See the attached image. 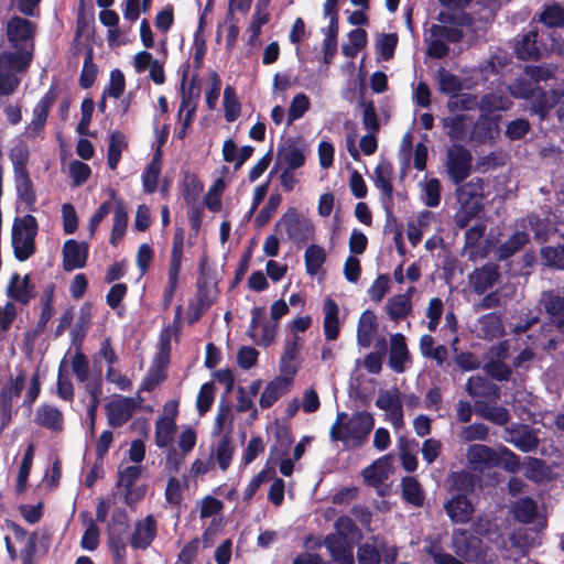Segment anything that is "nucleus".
<instances>
[{
	"mask_svg": "<svg viewBox=\"0 0 564 564\" xmlns=\"http://www.w3.org/2000/svg\"><path fill=\"white\" fill-rule=\"evenodd\" d=\"M373 416L368 412H357L348 415L345 412L337 414L329 435L334 441H340L347 447L360 446L373 429Z\"/></svg>",
	"mask_w": 564,
	"mask_h": 564,
	"instance_id": "obj_1",
	"label": "nucleus"
},
{
	"mask_svg": "<svg viewBox=\"0 0 564 564\" xmlns=\"http://www.w3.org/2000/svg\"><path fill=\"white\" fill-rule=\"evenodd\" d=\"M443 127L451 140H492L497 126L487 117L481 116L477 122L467 113H453L443 119Z\"/></svg>",
	"mask_w": 564,
	"mask_h": 564,
	"instance_id": "obj_2",
	"label": "nucleus"
},
{
	"mask_svg": "<svg viewBox=\"0 0 564 564\" xmlns=\"http://www.w3.org/2000/svg\"><path fill=\"white\" fill-rule=\"evenodd\" d=\"M276 229L284 232L289 240L302 246L315 238V226L313 221L300 214L295 208H289L276 223Z\"/></svg>",
	"mask_w": 564,
	"mask_h": 564,
	"instance_id": "obj_3",
	"label": "nucleus"
},
{
	"mask_svg": "<svg viewBox=\"0 0 564 564\" xmlns=\"http://www.w3.org/2000/svg\"><path fill=\"white\" fill-rule=\"evenodd\" d=\"M453 484L458 492L445 505V509L453 521L466 522L474 512L471 501L465 496L473 488V478L467 473H457L453 475Z\"/></svg>",
	"mask_w": 564,
	"mask_h": 564,
	"instance_id": "obj_4",
	"label": "nucleus"
},
{
	"mask_svg": "<svg viewBox=\"0 0 564 564\" xmlns=\"http://www.w3.org/2000/svg\"><path fill=\"white\" fill-rule=\"evenodd\" d=\"M37 232V224L32 215L17 218L12 227V246L18 260L29 259L35 250L34 238Z\"/></svg>",
	"mask_w": 564,
	"mask_h": 564,
	"instance_id": "obj_5",
	"label": "nucleus"
},
{
	"mask_svg": "<svg viewBox=\"0 0 564 564\" xmlns=\"http://www.w3.org/2000/svg\"><path fill=\"white\" fill-rule=\"evenodd\" d=\"M30 62L25 51L0 54V96L12 94L19 85L15 73L24 69Z\"/></svg>",
	"mask_w": 564,
	"mask_h": 564,
	"instance_id": "obj_6",
	"label": "nucleus"
},
{
	"mask_svg": "<svg viewBox=\"0 0 564 564\" xmlns=\"http://www.w3.org/2000/svg\"><path fill=\"white\" fill-rule=\"evenodd\" d=\"M453 545L455 552L471 564H492V556L482 549L479 539L465 531H454Z\"/></svg>",
	"mask_w": 564,
	"mask_h": 564,
	"instance_id": "obj_7",
	"label": "nucleus"
},
{
	"mask_svg": "<svg viewBox=\"0 0 564 564\" xmlns=\"http://www.w3.org/2000/svg\"><path fill=\"white\" fill-rule=\"evenodd\" d=\"M552 39H556L551 33L549 40L544 39V32L541 34L538 30L533 29L523 34L522 37L516 43V53L520 59H538L547 51H556L552 46Z\"/></svg>",
	"mask_w": 564,
	"mask_h": 564,
	"instance_id": "obj_8",
	"label": "nucleus"
},
{
	"mask_svg": "<svg viewBox=\"0 0 564 564\" xmlns=\"http://www.w3.org/2000/svg\"><path fill=\"white\" fill-rule=\"evenodd\" d=\"M143 398L137 395L135 398L123 397L121 394L113 395L106 405V413L109 425L113 427L122 426L127 423L134 411L141 406Z\"/></svg>",
	"mask_w": 564,
	"mask_h": 564,
	"instance_id": "obj_9",
	"label": "nucleus"
},
{
	"mask_svg": "<svg viewBox=\"0 0 564 564\" xmlns=\"http://www.w3.org/2000/svg\"><path fill=\"white\" fill-rule=\"evenodd\" d=\"M552 77L550 68L540 66H528L524 72V78L514 80L509 86V91L514 98L531 99L536 93V83Z\"/></svg>",
	"mask_w": 564,
	"mask_h": 564,
	"instance_id": "obj_10",
	"label": "nucleus"
},
{
	"mask_svg": "<svg viewBox=\"0 0 564 564\" xmlns=\"http://www.w3.org/2000/svg\"><path fill=\"white\" fill-rule=\"evenodd\" d=\"M375 403L377 408L384 412L386 420L389 421L395 430L403 426L402 400L400 391L397 388L379 390Z\"/></svg>",
	"mask_w": 564,
	"mask_h": 564,
	"instance_id": "obj_11",
	"label": "nucleus"
},
{
	"mask_svg": "<svg viewBox=\"0 0 564 564\" xmlns=\"http://www.w3.org/2000/svg\"><path fill=\"white\" fill-rule=\"evenodd\" d=\"M447 171L454 183L464 181L470 173L471 154L462 145H453L447 152Z\"/></svg>",
	"mask_w": 564,
	"mask_h": 564,
	"instance_id": "obj_12",
	"label": "nucleus"
},
{
	"mask_svg": "<svg viewBox=\"0 0 564 564\" xmlns=\"http://www.w3.org/2000/svg\"><path fill=\"white\" fill-rule=\"evenodd\" d=\"M176 404H165L164 415L155 423V443L159 447H166L172 444L176 431Z\"/></svg>",
	"mask_w": 564,
	"mask_h": 564,
	"instance_id": "obj_13",
	"label": "nucleus"
},
{
	"mask_svg": "<svg viewBox=\"0 0 564 564\" xmlns=\"http://www.w3.org/2000/svg\"><path fill=\"white\" fill-rule=\"evenodd\" d=\"M496 448L482 444H474L467 448L466 459L471 470L484 471L485 469L495 467Z\"/></svg>",
	"mask_w": 564,
	"mask_h": 564,
	"instance_id": "obj_14",
	"label": "nucleus"
},
{
	"mask_svg": "<svg viewBox=\"0 0 564 564\" xmlns=\"http://www.w3.org/2000/svg\"><path fill=\"white\" fill-rule=\"evenodd\" d=\"M88 245L74 239L65 241L63 246V268L66 271L80 269L86 264Z\"/></svg>",
	"mask_w": 564,
	"mask_h": 564,
	"instance_id": "obj_15",
	"label": "nucleus"
},
{
	"mask_svg": "<svg viewBox=\"0 0 564 564\" xmlns=\"http://www.w3.org/2000/svg\"><path fill=\"white\" fill-rule=\"evenodd\" d=\"M132 65L135 73L141 74L149 70V76L156 85H162L165 82V74L163 65L160 61L154 59L152 54L148 51L138 52L132 59Z\"/></svg>",
	"mask_w": 564,
	"mask_h": 564,
	"instance_id": "obj_16",
	"label": "nucleus"
},
{
	"mask_svg": "<svg viewBox=\"0 0 564 564\" xmlns=\"http://www.w3.org/2000/svg\"><path fill=\"white\" fill-rule=\"evenodd\" d=\"M503 440L522 452H530L538 446L535 433L527 425L505 429Z\"/></svg>",
	"mask_w": 564,
	"mask_h": 564,
	"instance_id": "obj_17",
	"label": "nucleus"
},
{
	"mask_svg": "<svg viewBox=\"0 0 564 564\" xmlns=\"http://www.w3.org/2000/svg\"><path fill=\"white\" fill-rule=\"evenodd\" d=\"M409 359L410 356L405 343V337L400 333L392 335L390 337L389 355V365L391 369L398 373L403 372Z\"/></svg>",
	"mask_w": 564,
	"mask_h": 564,
	"instance_id": "obj_18",
	"label": "nucleus"
},
{
	"mask_svg": "<svg viewBox=\"0 0 564 564\" xmlns=\"http://www.w3.org/2000/svg\"><path fill=\"white\" fill-rule=\"evenodd\" d=\"M512 512L514 518L523 523H531L536 520L539 531L544 529L546 524V519L538 513L536 503L530 498L518 500L512 507Z\"/></svg>",
	"mask_w": 564,
	"mask_h": 564,
	"instance_id": "obj_19",
	"label": "nucleus"
},
{
	"mask_svg": "<svg viewBox=\"0 0 564 564\" xmlns=\"http://www.w3.org/2000/svg\"><path fill=\"white\" fill-rule=\"evenodd\" d=\"M323 313L324 335L327 340H335L337 339L340 330V323L338 316L339 307L334 300L327 297L324 300L323 303Z\"/></svg>",
	"mask_w": 564,
	"mask_h": 564,
	"instance_id": "obj_20",
	"label": "nucleus"
},
{
	"mask_svg": "<svg viewBox=\"0 0 564 564\" xmlns=\"http://www.w3.org/2000/svg\"><path fill=\"white\" fill-rule=\"evenodd\" d=\"M392 467V458L384 455L364 469L362 477L366 484L378 486L388 479Z\"/></svg>",
	"mask_w": 564,
	"mask_h": 564,
	"instance_id": "obj_21",
	"label": "nucleus"
},
{
	"mask_svg": "<svg viewBox=\"0 0 564 564\" xmlns=\"http://www.w3.org/2000/svg\"><path fill=\"white\" fill-rule=\"evenodd\" d=\"M414 288H410L404 294L391 296L386 303V311L393 321H400L406 317L412 311V294Z\"/></svg>",
	"mask_w": 564,
	"mask_h": 564,
	"instance_id": "obj_22",
	"label": "nucleus"
},
{
	"mask_svg": "<svg viewBox=\"0 0 564 564\" xmlns=\"http://www.w3.org/2000/svg\"><path fill=\"white\" fill-rule=\"evenodd\" d=\"M156 534L155 520L148 516L143 520L137 522L135 529L131 536V545L134 549H147Z\"/></svg>",
	"mask_w": 564,
	"mask_h": 564,
	"instance_id": "obj_23",
	"label": "nucleus"
},
{
	"mask_svg": "<svg viewBox=\"0 0 564 564\" xmlns=\"http://www.w3.org/2000/svg\"><path fill=\"white\" fill-rule=\"evenodd\" d=\"M373 183L384 198L390 199L393 194V166L387 160H381L373 170Z\"/></svg>",
	"mask_w": 564,
	"mask_h": 564,
	"instance_id": "obj_24",
	"label": "nucleus"
},
{
	"mask_svg": "<svg viewBox=\"0 0 564 564\" xmlns=\"http://www.w3.org/2000/svg\"><path fill=\"white\" fill-rule=\"evenodd\" d=\"M260 308H254L249 328V336L259 345L269 346L275 337V325L264 323L259 325Z\"/></svg>",
	"mask_w": 564,
	"mask_h": 564,
	"instance_id": "obj_25",
	"label": "nucleus"
},
{
	"mask_svg": "<svg viewBox=\"0 0 564 564\" xmlns=\"http://www.w3.org/2000/svg\"><path fill=\"white\" fill-rule=\"evenodd\" d=\"M290 389L289 378H275L270 381L263 389L259 405L262 409H268L273 405L284 393Z\"/></svg>",
	"mask_w": 564,
	"mask_h": 564,
	"instance_id": "obj_26",
	"label": "nucleus"
},
{
	"mask_svg": "<svg viewBox=\"0 0 564 564\" xmlns=\"http://www.w3.org/2000/svg\"><path fill=\"white\" fill-rule=\"evenodd\" d=\"M304 162L305 155L303 151L294 143H285L278 149L276 165L295 170L301 167Z\"/></svg>",
	"mask_w": 564,
	"mask_h": 564,
	"instance_id": "obj_27",
	"label": "nucleus"
},
{
	"mask_svg": "<svg viewBox=\"0 0 564 564\" xmlns=\"http://www.w3.org/2000/svg\"><path fill=\"white\" fill-rule=\"evenodd\" d=\"M509 540L516 553L521 556H524L530 549L540 544L538 530L519 529L511 534Z\"/></svg>",
	"mask_w": 564,
	"mask_h": 564,
	"instance_id": "obj_28",
	"label": "nucleus"
},
{
	"mask_svg": "<svg viewBox=\"0 0 564 564\" xmlns=\"http://www.w3.org/2000/svg\"><path fill=\"white\" fill-rule=\"evenodd\" d=\"M377 326V316L373 312L365 311L360 315L357 326V341L361 347L367 348L371 345Z\"/></svg>",
	"mask_w": 564,
	"mask_h": 564,
	"instance_id": "obj_29",
	"label": "nucleus"
},
{
	"mask_svg": "<svg viewBox=\"0 0 564 564\" xmlns=\"http://www.w3.org/2000/svg\"><path fill=\"white\" fill-rule=\"evenodd\" d=\"M499 272L495 264H487L476 270L470 276V283L478 294H482L498 280Z\"/></svg>",
	"mask_w": 564,
	"mask_h": 564,
	"instance_id": "obj_30",
	"label": "nucleus"
},
{
	"mask_svg": "<svg viewBox=\"0 0 564 564\" xmlns=\"http://www.w3.org/2000/svg\"><path fill=\"white\" fill-rule=\"evenodd\" d=\"M34 421L37 425L52 431H61L63 429V414L57 408L52 405H40Z\"/></svg>",
	"mask_w": 564,
	"mask_h": 564,
	"instance_id": "obj_31",
	"label": "nucleus"
},
{
	"mask_svg": "<svg viewBox=\"0 0 564 564\" xmlns=\"http://www.w3.org/2000/svg\"><path fill=\"white\" fill-rule=\"evenodd\" d=\"M8 295L18 302L28 303L34 295L30 276L28 274L21 276L14 273L8 285Z\"/></svg>",
	"mask_w": 564,
	"mask_h": 564,
	"instance_id": "obj_32",
	"label": "nucleus"
},
{
	"mask_svg": "<svg viewBox=\"0 0 564 564\" xmlns=\"http://www.w3.org/2000/svg\"><path fill=\"white\" fill-rule=\"evenodd\" d=\"M33 34V28L30 21L15 17L9 20L7 25V35L8 39L15 47L20 45L21 42H25L31 39Z\"/></svg>",
	"mask_w": 564,
	"mask_h": 564,
	"instance_id": "obj_33",
	"label": "nucleus"
},
{
	"mask_svg": "<svg viewBox=\"0 0 564 564\" xmlns=\"http://www.w3.org/2000/svg\"><path fill=\"white\" fill-rule=\"evenodd\" d=\"M540 305L550 315L558 328V323L564 319V296L557 292H544L541 295Z\"/></svg>",
	"mask_w": 564,
	"mask_h": 564,
	"instance_id": "obj_34",
	"label": "nucleus"
},
{
	"mask_svg": "<svg viewBox=\"0 0 564 564\" xmlns=\"http://www.w3.org/2000/svg\"><path fill=\"white\" fill-rule=\"evenodd\" d=\"M253 148L245 145L238 148L234 140L228 139L223 145V158L226 162L234 163L236 169H240L242 164L251 156Z\"/></svg>",
	"mask_w": 564,
	"mask_h": 564,
	"instance_id": "obj_35",
	"label": "nucleus"
},
{
	"mask_svg": "<svg viewBox=\"0 0 564 564\" xmlns=\"http://www.w3.org/2000/svg\"><path fill=\"white\" fill-rule=\"evenodd\" d=\"M532 100V110L540 117H544L561 99L562 95L557 90L543 91L539 86Z\"/></svg>",
	"mask_w": 564,
	"mask_h": 564,
	"instance_id": "obj_36",
	"label": "nucleus"
},
{
	"mask_svg": "<svg viewBox=\"0 0 564 564\" xmlns=\"http://www.w3.org/2000/svg\"><path fill=\"white\" fill-rule=\"evenodd\" d=\"M458 202H477L482 203L484 197V182L479 177H474L464 185H460L457 191Z\"/></svg>",
	"mask_w": 564,
	"mask_h": 564,
	"instance_id": "obj_37",
	"label": "nucleus"
},
{
	"mask_svg": "<svg viewBox=\"0 0 564 564\" xmlns=\"http://www.w3.org/2000/svg\"><path fill=\"white\" fill-rule=\"evenodd\" d=\"M128 142L123 133L115 131L110 134L108 147V165L111 170H116L120 162L122 152L127 149Z\"/></svg>",
	"mask_w": 564,
	"mask_h": 564,
	"instance_id": "obj_38",
	"label": "nucleus"
},
{
	"mask_svg": "<svg viewBox=\"0 0 564 564\" xmlns=\"http://www.w3.org/2000/svg\"><path fill=\"white\" fill-rule=\"evenodd\" d=\"M326 259L324 248L318 245H310L304 253L305 269L307 274L316 275L323 267Z\"/></svg>",
	"mask_w": 564,
	"mask_h": 564,
	"instance_id": "obj_39",
	"label": "nucleus"
},
{
	"mask_svg": "<svg viewBox=\"0 0 564 564\" xmlns=\"http://www.w3.org/2000/svg\"><path fill=\"white\" fill-rule=\"evenodd\" d=\"M539 18L540 22L547 29H551V34L555 36V30L564 25V9L557 4L547 6L540 13ZM549 34L550 32H547Z\"/></svg>",
	"mask_w": 564,
	"mask_h": 564,
	"instance_id": "obj_40",
	"label": "nucleus"
},
{
	"mask_svg": "<svg viewBox=\"0 0 564 564\" xmlns=\"http://www.w3.org/2000/svg\"><path fill=\"white\" fill-rule=\"evenodd\" d=\"M512 106L511 99L497 93L485 95L479 101V109L485 112L506 111Z\"/></svg>",
	"mask_w": 564,
	"mask_h": 564,
	"instance_id": "obj_41",
	"label": "nucleus"
},
{
	"mask_svg": "<svg viewBox=\"0 0 564 564\" xmlns=\"http://www.w3.org/2000/svg\"><path fill=\"white\" fill-rule=\"evenodd\" d=\"M440 91L454 96L463 89L460 79L445 68L437 70L435 76Z\"/></svg>",
	"mask_w": 564,
	"mask_h": 564,
	"instance_id": "obj_42",
	"label": "nucleus"
},
{
	"mask_svg": "<svg viewBox=\"0 0 564 564\" xmlns=\"http://www.w3.org/2000/svg\"><path fill=\"white\" fill-rule=\"evenodd\" d=\"M127 224V209L120 200H117L113 215V226L110 237V242L112 245H117V242L123 237V235L126 234Z\"/></svg>",
	"mask_w": 564,
	"mask_h": 564,
	"instance_id": "obj_43",
	"label": "nucleus"
},
{
	"mask_svg": "<svg viewBox=\"0 0 564 564\" xmlns=\"http://www.w3.org/2000/svg\"><path fill=\"white\" fill-rule=\"evenodd\" d=\"M479 107L477 97L470 94H456L452 96L447 102V108L451 115L465 113L464 111L471 110Z\"/></svg>",
	"mask_w": 564,
	"mask_h": 564,
	"instance_id": "obj_44",
	"label": "nucleus"
},
{
	"mask_svg": "<svg viewBox=\"0 0 564 564\" xmlns=\"http://www.w3.org/2000/svg\"><path fill=\"white\" fill-rule=\"evenodd\" d=\"M367 43V33L362 29H355L348 34V42L343 44V54L354 58L365 47Z\"/></svg>",
	"mask_w": 564,
	"mask_h": 564,
	"instance_id": "obj_45",
	"label": "nucleus"
},
{
	"mask_svg": "<svg viewBox=\"0 0 564 564\" xmlns=\"http://www.w3.org/2000/svg\"><path fill=\"white\" fill-rule=\"evenodd\" d=\"M311 101L310 98L303 94H296L289 106L288 115H286V122L288 124H292L294 121L301 119L305 112L310 109Z\"/></svg>",
	"mask_w": 564,
	"mask_h": 564,
	"instance_id": "obj_46",
	"label": "nucleus"
},
{
	"mask_svg": "<svg viewBox=\"0 0 564 564\" xmlns=\"http://www.w3.org/2000/svg\"><path fill=\"white\" fill-rule=\"evenodd\" d=\"M529 238L524 231L514 232L506 242L501 243L497 250L500 259H507L518 252Z\"/></svg>",
	"mask_w": 564,
	"mask_h": 564,
	"instance_id": "obj_47",
	"label": "nucleus"
},
{
	"mask_svg": "<svg viewBox=\"0 0 564 564\" xmlns=\"http://www.w3.org/2000/svg\"><path fill=\"white\" fill-rule=\"evenodd\" d=\"M269 21V13L265 9L257 8L251 22L247 29L248 44L257 45L262 26Z\"/></svg>",
	"mask_w": 564,
	"mask_h": 564,
	"instance_id": "obj_48",
	"label": "nucleus"
},
{
	"mask_svg": "<svg viewBox=\"0 0 564 564\" xmlns=\"http://www.w3.org/2000/svg\"><path fill=\"white\" fill-rule=\"evenodd\" d=\"M458 203L459 208L455 214V223L458 227L464 228L481 210L482 203L467 200Z\"/></svg>",
	"mask_w": 564,
	"mask_h": 564,
	"instance_id": "obj_49",
	"label": "nucleus"
},
{
	"mask_svg": "<svg viewBox=\"0 0 564 564\" xmlns=\"http://www.w3.org/2000/svg\"><path fill=\"white\" fill-rule=\"evenodd\" d=\"M33 457H34V446H33V444H30L26 448V452L21 462L19 473H18L17 486H15V490L18 494H22L26 489L28 478H29V474H30V470L32 467Z\"/></svg>",
	"mask_w": 564,
	"mask_h": 564,
	"instance_id": "obj_50",
	"label": "nucleus"
},
{
	"mask_svg": "<svg viewBox=\"0 0 564 564\" xmlns=\"http://www.w3.org/2000/svg\"><path fill=\"white\" fill-rule=\"evenodd\" d=\"M126 89V79L123 73L116 68L110 73V78L108 85L105 87L102 91V97H111L113 99H119Z\"/></svg>",
	"mask_w": 564,
	"mask_h": 564,
	"instance_id": "obj_51",
	"label": "nucleus"
},
{
	"mask_svg": "<svg viewBox=\"0 0 564 564\" xmlns=\"http://www.w3.org/2000/svg\"><path fill=\"white\" fill-rule=\"evenodd\" d=\"M224 110L225 118L228 122H234L240 116V102L236 96L235 89L231 86H227L224 90Z\"/></svg>",
	"mask_w": 564,
	"mask_h": 564,
	"instance_id": "obj_52",
	"label": "nucleus"
},
{
	"mask_svg": "<svg viewBox=\"0 0 564 564\" xmlns=\"http://www.w3.org/2000/svg\"><path fill=\"white\" fill-rule=\"evenodd\" d=\"M160 173L161 155L160 153H156L142 176L143 188L145 192L152 193L155 191Z\"/></svg>",
	"mask_w": 564,
	"mask_h": 564,
	"instance_id": "obj_53",
	"label": "nucleus"
},
{
	"mask_svg": "<svg viewBox=\"0 0 564 564\" xmlns=\"http://www.w3.org/2000/svg\"><path fill=\"white\" fill-rule=\"evenodd\" d=\"M422 200L429 207H436L441 200V184L436 178H430L421 184Z\"/></svg>",
	"mask_w": 564,
	"mask_h": 564,
	"instance_id": "obj_54",
	"label": "nucleus"
},
{
	"mask_svg": "<svg viewBox=\"0 0 564 564\" xmlns=\"http://www.w3.org/2000/svg\"><path fill=\"white\" fill-rule=\"evenodd\" d=\"M497 459L495 463L496 466H501L508 471H517L520 468L519 457L512 453L509 448L505 446H499L496 448Z\"/></svg>",
	"mask_w": 564,
	"mask_h": 564,
	"instance_id": "obj_55",
	"label": "nucleus"
},
{
	"mask_svg": "<svg viewBox=\"0 0 564 564\" xmlns=\"http://www.w3.org/2000/svg\"><path fill=\"white\" fill-rule=\"evenodd\" d=\"M403 496L406 501L420 506L423 501V494L419 481L413 477L402 479Z\"/></svg>",
	"mask_w": 564,
	"mask_h": 564,
	"instance_id": "obj_56",
	"label": "nucleus"
},
{
	"mask_svg": "<svg viewBox=\"0 0 564 564\" xmlns=\"http://www.w3.org/2000/svg\"><path fill=\"white\" fill-rule=\"evenodd\" d=\"M165 378L164 366L161 364L153 365L148 372V376L141 383L138 395H141V392L152 391L159 383H161Z\"/></svg>",
	"mask_w": 564,
	"mask_h": 564,
	"instance_id": "obj_57",
	"label": "nucleus"
},
{
	"mask_svg": "<svg viewBox=\"0 0 564 564\" xmlns=\"http://www.w3.org/2000/svg\"><path fill=\"white\" fill-rule=\"evenodd\" d=\"M478 413L484 419L497 425H503L510 419L508 410L505 409L503 406L484 405L481 409L478 410Z\"/></svg>",
	"mask_w": 564,
	"mask_h": 564,
	"instance_id": "obj_58",
	"label": "nucleus"
},
{
	"mask_svg": "<svg viewBox=\"0 0 564 564\" xmlns=\"http://www.w3.org/2000/svg\"><path fill=\"white\" fill-rule=\"evenodd\" d=\"M487 436L488 427L482 423L464 426L458 433V437L463 442L485 441Z\"/></svg>",
	"mask_w": 564,
	"mask_h": 564,
	"instance_id": "obj_59",
	"label": "nucleus"
},
{
	"mask_svg": "<svg viewBox=\"0 0 564 564\" xmlns=\"http://www.w3.org/2000/svg\"><path fill=\"white\" fill-rule=\"evenodd\" d=\"M223 507V502L219 499L212 496H206L197 505L199 510V518L207 519L214 517L221 511Z\"/></svg>",
	"mask_w": 564,
	"mask_h": 564,
	"instance_id": "obj_60",
	"label": "nucleus"
},
{
	"mask_svg": "<svg viewBox=\"0 0 564 564\" xmlns=\"http://www.w3.org/2000/svg\"><path fill=\"white\" fill-rule=\"evenodd\" d=\"M399 452L402 466L406 471H414L417 467V459L413 448L405 440L399 441Z\"/></svg>",
	"mask_w": 564,
	"mask_h": 564,
	"instance_id": "obj_61",
	"label": "nucleus"
},
{
	"mask_svg": "<svg viewBox=\"0 0 564 564\" xmlns=\"http://www.w3.org/2000/svg\"><path fill=\"white\" fill-rule=\"evenodd\" d=\"M529 224L532 230H534L535 239L540 242L545 241L549 237V234L556 230L555 226L551 223L550 219L544 221L543 219H540L535 216H530Z\"/></svg>",
	"mask_w": 564,
	"mask_h": 564,
	"instance_id": "obj_62",
	"label": "nucleus"
},
{
	"mask_svg": "<svg viewBox=\"0 0 564 564\" xmlns=\"http://www.w3.org/2000/svg\"><path fill=\"white\" fill-rule=\"evenodd\" d=\"M546 265L564 269V247H546L541 250Z\"/></svg>",
	"mask_w": 564,
	"mask_h": 564,
	"instance_id": "obj_63",
	"label": "nucleus"
},
{
	"mask_svg": "<svg viewBox=\"0 0 564 564\" xmlns=\"http://www.w3.org/2000/svg\"><path fill=\"white\" fill-rule=\"evenodd\" d=\"M336 531L344 542L358 538V530L352 520L348 517L339 518L335 523Z\"/></svg>",
	"mask_w": 564,
	"mask_h": 564,
	"instance_id": "obj_64",
	"label": "nucleus"
}]
</instances>
